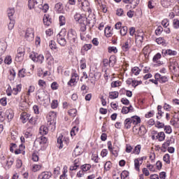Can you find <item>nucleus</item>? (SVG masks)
<instances>
[{
    "label": "nucleus",
    "instance_id": "1",
    "mask_svg": "<svg viewBox=\"0 0 179 179\" xmlns=\"http://www.w3.org/2000/svg\"><path fill=\"white\" fill-rule=\"evenodd\" d=\"M67 40L72 48L78 47V33L73 29H71L67 32Z\"/></svg>",
    "mask_w": 179,
    "mask_h": 179
},
{
    "label": "nucleus",
    "instance_id": "2",
    "mask_svg": "<svg viewBox=\"0 0 179 179\" xmlns=\"http://www.w3.org/2000/svg\"><path fill=\"white\" fill-rule=\"evenodd\" d=\"M66 36V30L62 29L57 36V43L62 47H65L66 45V39L65 38Z\"/></svg>",
    "mask_w": 179,
    "mask_h": 179
},
{
    "label": "nucleus",
    "instance_id": "3",
    "mask_svg": "<svg viewBox=\"0 0 179 179\" xmlns=\"http://www.w3.org/2000/svg\"><path fill=\"white\" fill-rule=\"evenodd\" d=\"M44 0H29L28 8L30 10L31 9H37V8H42Z\"/></svg>",
    "mask_w": 179,
    "mask_h": 179
},
{
    "label": "nucleus",
    "instance_id": "4",
    "mask_svg": "<svg viewBox=\"0 0 179 179\" xmlns=\"http://www.w3.org/2000/svg\"><path fill=\"white\" fill-rule=\"evenodd\" d=\"M29 58H31L34 62H38V64H42L44 61V55H38V53L34 52L31 53Z\"/></svg>",
    "mask_w": 179,
    "mask_h": 179
},
{
    "label": "nucleus",
    "instance_id": "5",
    "mask_svg": "<svg viewBox=\"0 0 179 179\" xmlns=\"http://www.w3.org/2000/svg\"><path fill=\"white\" fill-rule=\"evenodd\" d=\"M94 24H96V15L90 14L87 17V26H89L90 29H93Z\"/></svg>",
    "mask_w": 179,
    "mask_h": 179
},
{
    "label": "nucleus",
    "instance_id": "6",
    "mask_svg": "<svg viewBox=\"0 0 179 179\" xmlns=\"http://www.w3.org/2000/svg\"><path fill=\"white\" fill-rule=\"evenodd\" d=\"M25 38L27 41H33L34 40V29L28 28L25 32Z\"/></svg>",
    "mask_w": 179,
    "mask_h": 179
},
{
    "label": "nucleus",
    "instance_id": "7",
    "mask_svg": "<svg viewBox=\"0 0 179 179\" xmlns=\"http://www.w3.org/2000/svg\"><path fill=\"white\" fill-rule=\"evenodd\" d=\"M155 78L157 79L159 83H166V82H169L167 76H161L159 73H155Z\"/></svg>",
    "mask_w": 179,
    "mask_h": 179
},
{
    "label": "nucleus",
    "instance_id": "8",
    "mask_svg": "<svg viewBox=\"0 0 179 179\" xmlns=\"http://www.w3.org/2000/svg\"><path fill=\"white\" fill-rule=\"evenodd\" d=\"M5 117L7 118L8 122H10L13 117H15V113H13V110L9 108L7 109L5 112Z\"/></svg>",
    "mask_w": 179,
    "mask_h": 179
},
{
    "label": "nucleus",
    "instance_id": "9",
    "mask_svg": "<svg viewBox=\"0 0 179 179\" xmlns=\"http://www.w3.org/2000/svg\"><path fill=\"white\" fill-rule=\"evenodd\" d=\"M20 120H22V124H26V122L30 120V114L26 112L22 113Z\"/></svg>",
    "mask_w": 179,
    "mask_h": 179
},
{
    "label": "nucleus",
    "instance_id": "10",
    "mask_svg": "<svg viewBox=\"0 0 179 179\" xmlns=\"http://www.w3.org/2000/svg\"><path fill=\"white\" fill-rule=\"evenodd\" d=\"M36 96L38 100H40L41 101H43L46 96L45 92L44 91V90H39L36 92Z\"/></svg>",
    "mask_w": 179,
    "mask_h": 179
},
{
    "label": "nucleus",
    "instance_id": "11",
    "mask_svg": "<svg viewBox=\"0 0 179 179\" xmlns=\"http://www.w3.org/2000/svg\"><path fill=\"white\" fill-rule=\"evenodd\" d=\"M24 49L19 48L17 50V54L15 59H18V61H20V59H22V57H24Z\"/></svg>",
    "mask_w": 179,
    "mask_h": 179
},
{
    "label": "nucleus",
    "instance_id": "12",
    "mask_svg": "<svg viewBox=\"0 0 179 179\" xmlns=\"http://www.w3.org/2000/svg\"><path fill=\"white\" fill-rule=\"evenodd\" d=\"M177 67H178V62L176 59H172L170 61L169 63V69H173V71H176L177 69Z\"/></svg>",
    "mask_w": 179,
    "mask_h": 179
},
{
    "label": "nucleus",
    "instance_id": "13",
    "mask_svg": "<svg viewBox=\"0 0 179 179\" xmlns=\"http://www.w3.org/2000/svg\"><path fill=\"white\" fill-rule=\"evenodd\" d=\"M7 15L9 20L15 19V17H13V15H15V8H8Z\"/></svg>",
    "mask_w": 179,
    "mask_h": 179
},
{
    "label": "nucleus",
    "instance_id": "14",
    "mask_svg": "<svg viewBox=\"0 0 179 179\" xmlns=\"http://www.w3.org/2000/svg\"><path fill=\"white\" fill-rule=\"evenodd\" d=\"M55 9L57 11V13H62V10H64V5H62V3L59 2L55 4Z\"/></svg>",
    "mask_w": 179,
    "mask_h": 179
},
{
    "label": "nucleus",
    "instance_id": "15",
    "mask_svg": "<svg viewBox=\"0 0 179 179\" xmlns=\"http://www.w3.org/2000/svg\"><path fill=\"white\" fill-rule=\"evenodd\" d=\"M131 123L134 124V125H138V124H141V117L138 116H132L130 117Z\"/></svg>",
    "mask_w": 179,
    "mask_h": 179
},
{
    "label": "nucleus",
    "instance_id": "16",
    "mask_svg": "<svg viewBox=\"0 0 179 179\" xmlns=\"http://www.w3.org/2000/svg\"><path fill=\"white\" fill-rule=\"evenodd\" d=\"M43 24L45 26H50L51 24V18H50V15L45 14L43 16Z\"/></svg>",
    "mask_w": 179,
    "mask_h": 179
},
{
    "label": "nucleus",
    "instance_id": "17",
    "mask_svg": "<svg viewBox=\"0 0 179 179\" xmlns=\"http://www.w3.org/2000/svg\"><path fill=\"white\" fill-rule=\"evenodd\" d=\"M39 134L42 136L47 135L48 134V127L42 125L39 129Z\"/></svg>",
    "mask_w": 179,
    "mask_h": 179
},
{
    "label": "nucleus",
    "instance_id": "18",
    "mask_svg": "<svg viewBox=\"0 0 179 179\" xmlns=\"http://www.w3.org/2000/svg\"><path fill=\"white\" fill-rule=\"evenodd\" d=\"M124 125L125 129H131L132 125V122L130 118H127L124 122Z\"/></svg>",
    "mask_w": 179,
    "mask_h": 179
},
{
    "label": "nucleus",
    "instance_id": "19",
    "mask_svg": "<svg viewBox=\"0 0 179 179\" xmlns=\"http://www.w3.org/2000/svg\"><path fill=\"white\" fill-rule=\"evenodd\" d=\"M156 138L157 139H158L159 142H163V141L166 139V134H164V131H161L157 134V135L156 136Z\"/></svg>",
    "mask_w": 179,
    "mask_h": 179
},
{
    "label": "nucleus",
    "instance_id": "20",
    "mask_svg": "<svg viewBox=\"0 0 179 179\" xmlns=\"http://www.w3.org/2000/svg\"><path fill=\"white\" fill-rule=\"evenodd\" d=\"M76 78H78V73H72L71 78L68 82L67 85L69 86H71V83H75V82H76Z\"/></svg>",
    "mask_w": 179,
    "mask_h": 179
},
{
    "label": "nucleus",
    "instance_id": "21",
    "mask_svg": "<svg viewBox=\"0 0 179 179\" xmlns=\"http://www.w3.org/2000/svg\"><path fill=\"white\" fill-rule=\"evenodd\" d=\"M15 78H16V71L15 69H12L10 70V76H8L9 80H15Z\"/></svg>",
    "mask_w": 179,
    "mask_h": 179
},
{
    "label": "nucleus",
    "instance_id": "22",
    "mask_svg": "<svg viewBox=\"0 0 179 179\" xmlns=\"http://www.w3.org/2000/svg\"><path fill=\"white\" fill-rule=\"evenodd\" d=\"M117 63V57L115 55H112L109 58V65L114 66L115 64Z\"/></svg>",
    "mask_w": 179,
    "mask_h": 179
},
{
    "label": "nucleus",
    "instance_id": "23",
    "mask_svg": "<svg viewBox=\"0 0 179 179\" xmlns=\"http://www.w3.org/2000/svg\"><path fill=\"white\" fill-rule=\"evenodd\" d=\"M46 57L47 64L48 65H52L54 64V58H52V56H51V54L48 53Z\"/></svg>",
    "mask_w": 179,
    "mask_h": 179
},
{
    "label": "nucleus",
    "instance_id": "24",
    "mask_svg": "<svg viewBox=\"0 0 179 179\" xmlns=\"http://www.w3.org/2000/svg\"><path fill=\"white\" fill-rule=\"evenodd\" d=\"M62 139H64V136H60L57 138V146L59 149H62L64 148Z\"/></svg>",
    "mask_w": 179,
    "mask_h": 179
},
{
    "label": "nucleus",
    "instance_id": "25",
    "mask_svg": "<svg viewBox=\"0 0 179 179\" xmlns=\"http://www.w3.org/2000/svg\"><path fill=\"white\" fill-rule=\"evenodd\" d=\"M146 132V127H145V126L142 125L138 127V135H145Z\"/></svg>",
    "mask_w": 179,
    "mask_h": 179
},
{
    "label": "nucleus",
    "instance_id": "26",
    "mask_svg": "<svg viewBox=\"0 0 179 179\" xmlns=\"http://www.w3.org/2000/svg\"><path fill=\"white\" fill-rule=\"evenodd\" d=\"M42 175V178L43 179H49V178H51L52 176V173H51V172H48V171H46V172H42L41 173Z\"/></svg>",
    "mask_w": 179,
    "mask_h": 179
},
{
    "label": "nucleus",
    "instance_id": "27",
    "mask_svg": "<svg viewBox=\"0 0 179 179\" xmlns=\"http://www.w3.org/2000/svg\"><path fill=\"white\" fill-rule=\"evenodd\" d=\"M171 142V140H167L166 142H164L163 144H162V152H166V150H167V148H169V146H170V143ZM163 149H164V150H163Z\"/></svg>",
    "mask_w": 179,
    "mask_h": 179
},
{
    "label": "nucleus",
    "instance_id": "28",
    "mask_svg": "<svg viewBox=\"0 0 179 179\" xmlns=\"http://www.w3.org/2000/svg\"><path fill=\"white\" fill-rule=\"evenodd\" d=\"M118 92H109V98L112 100H114V99H118Z\"/></svg>",
    "mask_w": 179,
    "mask_h": 179
},
{
    "label": "nucleus",
    "instance_id": "29",
    "mask_svg": "<svg viewBox=\"0 0 179 179\" xmlns=\"http://www.w3.org/2000/svg\"><path fill=\"white\" fill-rule=\"evenodd\" d=\"M123 51L127 52V51H129V48H131V45H129V42L126 41L124 44L122 46Z\"/></svg>",
    "mask_w": 179,
    "mask_h": 179
},
{
    "label": "nucleus",
    "instance_id": "30",
    "mask_svg": "<svg viewBox=\"0 0 179 179\" xmlns=\"http://www.w3.org/2000/svg\"><path fill=\"white\" fill-rule=\"evenodd\" d=\"M22 90V85H17L16 87L13 89V94L16 95Z\"/></svg>",
    "mask_w": 179,
    "mask_h": 179
},
{
    "label": "nucleus",
    "instance_id": "31",
    "mask_svg": "<svg viewBox=\"0 0 179 179\" xmlns=\"http://www.w3.org/2000/svg\"><path fill=\"white\" fill-rule=\"evenodd\" d=\"M110 29H111V27L108 26L105 28L104 33L106 37H111L113 36V34L110 31Z\"/></svg>",
    "mask_w": 179,
    "mask_h": 179
},
{
    "label": "nucleus",
    "instance_id": "32",
    "mask_svg": "<svg viewBox=\"0 0 179 179\" xmlns=\"http://www.w3.org/2000/svg\"><path fill=\"white\" fill-rule=\"evenodd\" d=\"M131 72L132 73H134V75H135L136 76H138V75L141 73V69H139V67L138 66H135L131 69Z\"/></svg>",
    "mask_w": 179,
    "mask_h": 179
},
{
    "label": "nucleus",
    "instance_id": "33",
    "mask_svg": "<svg viewBox=\"0 0 179 179\" xmlns=\"http://www.w3.org/2000/svg\"><path fill=\"white\" fill-rule=\"evenodd\" d=\"M36 9H42L44 13H47V11L48 9H50V6H48L47 3H45L43 6H42V7H36Z\"/></svg>",
    "mask_w": 179,
    "mask_h": 179
},
{
    "label": "nucleus",
    "instance_id": "34",
    "mask_svg": "<svg viewBox=\"0 0 179 179\" xmlns=\"http://www.w3.org/2000/svg\"><path fill=\"white\" fill-rule=\"evenodd\" d=\"M78 131H79V127L74 126L71 131V136H75V135H76V134H78Z\"/></svg>",
    "mask_w": 179,
    "mask_h": 179
},
{
    "label": "nucleus",
    "instance_id": "35",
    "mask_svg": "<svg viewBox=\"0 0 179 179\" xmlns=\"http://www.w3.org/2000/svg\"><path fill=\"white\" fill-rule=\"evenodd\" d=\"M77 113H78V110L75 108L70 109L68 111V114L70 115V117H76Z\"/></svg>",
    "mask_w": 179,
    "mask_h": 179
},
{
    "label": "nucleus",
    "instance_id": "36",
    "mask_svg": "<svg viewBox=\"0 0 179 179\" xmlns=\"http://www.w3.org/2000/svg\"><path fill=\"white\" fill-rule=\"evenodd\" d=\"M73 152H74L76 156H80V155H82V149L79 148V145H76Z\"/></svg>",
    "mask_w": 179,
    "mask_h": 179
},
{
    "label": "nucleus",
    "instance_id": "37",
    "mask_svg": "<svg viewBox=\"0 0 179 179\" xmlns=\"http://www.w3.org/2000/svg\"><path fill=\"white\" fill-rule=\"evenodd\" d=\"M120 177H121L122 179L128 178V177H129V172L127 171H123L120 173Z\"/></svg>",
    "mask_w": 179,
    "mask_h": 179
},
{
    "label": "nucleus",
    "instance_id": "38",
    "mask_svg": "<svg viewBox=\"0 0 179 179\" xmlns=\"http://www.w3.org/2000/svg\"><path fill=\"white\" fill-rule=\"evenodd\" d=\"M59 20L60 26H64L66 23V20H65V16L64 15H60L59 17Z\"/></svg>",
    "mask_w": 179,
    "mask_h": 179
},
{
    "label": "nucleus",
    "instance_id": "39",
    "mask_svg": "<svg viewBox=\"0 0 179 179\" xmlns=\"http://www.w3.org/2000/svg\"><path fill=\"white\" fill-rule=\"evenodd\" d=\"M156 43H157V44L164 45V44H166V40H164V38L163 37H159L156 38Z\"/></svg>",
    "mask_w": 179,
    "mask_h": 179
},
{
    "label": "nucleus",
    "instance_id": "40",
    "mask_svg": "<svg viewBox=\"0 0 179 179\" xmlns=\"http://www.w3.org/2000/svg\"><path fill=\"white\" fill-rule=\"evenodd\" d=\"M128 33V27H122V28L120 29V34L121 36H127V34Z\"/></svg>",
    "mask_w": 179,
    "mask_h": 179
},
{
    "label": "nucleus",
    "instance_id": "41",
    "mask_svg": "<svg viewBox=\"0 0 179 179\" xmlns=\"http://www.w3.org/2000/svg\"><path fill=\"white\" fill-rule=\"evenodd\" d=\"M163 27L162 26H158L155 30V34L156 36H160L162 33H163Z\"/></svg>",
    "mask_w": 179,
    "mask_h": 179
},
{
    "label": "nucleus",
    "instance_id": "42",
    "mask_svg": "<svg viewBox=\"0 0 179 179\" xmlns=\"http://www.w3.org/2000/svg\"><path fill=\"white\" fill-rule=\"evenodd\" d=\"M141 145H137L134 148L133 150V153H134V155H139V153H141Z\"/></svg>",
    "mask_w": 179,
    "mask_h": 179
},
{
    "label": "nucleus",
    "instance_id": "43",
    "mask_svg": "<svg viewBox=\"0 0 179 179\" xmlns=\"http://www.w3.org/2000/svg\"><path fill=\"white\" fill-rule=\"evenodd\" d=\"M163 160L166 163V164H170V155L169 154H165L163 157Z\"/></svg>",
    "mask_w": 179,
    "mask_h": 179
},
{
    "label": "nucleus",
    "instance_id": "44",
    "mask_svg": "<svg viewBox=\"0 0 179 179\" xmlns=\"http://www.w3.org/2000/svg\"><path fill=\"white\" fill-rule=\"evenodd\" d=\"M50 50H57V43L54 41H50L49 43Z\"/></svg>",
    "mask_w": 179,
    "mask_h": 179
},
{
    "label": "nucleus",
    "instance_id": "45",
    "mask_svg": "<svg viewBox=\"0 0 179 179\" xmlns=\"http://www.w3.org/2000/svg\"><path fill=\"white\" fill-rule=\"evenodd\" d=\"M92 47H93L92 44H85L81 50L82 51H89V50L92 49Z\"/></svg>",
    "mask_w": 179,
    "mask_h": 179
},
{
    "label": "nucleus",
    "instance_id": "46",
    "mask_svg": "<svg viewBox=\"0 0 179 179\" xmlns=\"http://www.w3.org/2000/svg\"><path fill=\"white\" fill-rule=\"evenodd\" d=\"M108 52L110 53L114 52V54H117L118 52V49H117V48L114 46L108 47Z\"/></svg>",
    "mask_w": 179,
    "mask_h": 179
},
{
    "label": "nucleus",
    "instance_id": "47",
    "mask_svg": "<svg viewBox=\"0 0 179 179\" xmlns=\"http://www.w3.org/2000/svg\"><path fill=\"white\" fill-rule=\"evenodd\" d=\"M15 19L10 20V22L8 24V29L13 30V27H15Z\"/></svg>",
    "mask_w": 179,
    "mask_h": 179
},
{
    "label": "nucleus",
    "instance_id": "48",
    "mask_svg": "<svg viewBox=\"0 0 179 179\" xmlns=\"http://www.w3.org/2000/svg\"><path fill=\"white\" fill-rule=\"evenodd\" d=\"M80 69H86V59L83 58L80 61Z\"/></svg>",
    "mask_w": 179,
    "mask_h": 179
},
{
    "label": "nucleus",
    "instance_id": "49",
    "mask_svg": "<svg viewBox=\"0 0 179 179\" xmlns=\"http://www.w3.org/2000/svg\"><path fill=\"white\" fill-rule=\"evenodd\" d=\"M4 63L6 64L7 65H10L12 64V57L10 56L6 57L4 59Z\"/></svg>",
    "mask_w": 179,
    "mask_h": 179
},
{
    "label": "nucleus",
    "instance_id": "50",
    "mask_svg": "<svg viewBox=\"0 0 179 179\" xmlns=\"http://www.w3.org/2000/svg\"><path fill=\"white\" fill-rule=\"evenodd\" d=\"M6 51V43L0 45V54H3Z\"/></svg>",
    "mask_w": 179,
    "mask_h": 179
},
{
    "label": "nucleus",
    "instance_id": "51",
    "mask_svg": "<svg viewBox=\"0 0 179 179\" xmlns=\"http://www.w3.org/2000/svg\"><path fill=\"white\" fill-rule=\"evenodd\" d=\"M134 167L136 170V171H139L140 170V167H141V164H139V159H135L134 160Z\"/></svg>",
    "mask_w": 179,
    "mask_h": 179
},
{
    "label": "nucleus",
    "instance_id": "52",
    "mask_svg": "<svg viewBox=\"0 0 179 179\" xmlns=\"http://www.w3.org/2000/svg\"><path fill=\"white\" fill-rule=\"evenodd\" d=\"M160 58H162V54L160 53H157L152 58V61L153 62H157V61H159V59H160Z\"/></svg>",
    "mask_w": 179,
    "mask_h": 179
},
{
    "label": "nucleus",
    "instance_id": "53",
    "mask_svg": "<svg viewBox=\"0 0 179 179\" xmlns=\"http://www.w3.org/2000/svg\"><path fill=\"white\" fill-rule=\"evenodd\" d=\"M24 75H26V69H22L18 71L19 78H24Z\"/></svg>",
    "mask_w": 179,
    "mask_h": 179
},
{
    "label": "nucleus",
    "instance_id": "54",
    "mask_svg": "<svg viewBox=\"0 0 179 179\" xmlns=\"http://www.w3.org/2000/svg\"><path fill=\"white\" fill-rule=\"evenodd\" d=\"M92 166L90 164H85L81 166L83 171H87L90 170Z\"/></svg>",
    "mask_w": 179,
    "mask_h": 179
},
{
    "label": "nucleus",
    "instance_id": "55",
    "mask_svg": "<svg viewBox=\"0 0 179 179\" xmlns=\"http://www.w3.org/2000/svg\"><path fill=\"white\" fill-rule=\"evenodd\" d=\"M162 24L164 27H167L170 24V21L169 19H164L162 21Z\"/></svg>",
    "mask_w": 179,
    "mask_h": 179
},
{
    "label": "nucleus",
    "instance_id": "56",
    "mask_svg": "<svg viewBox=\"0 0 179 179\" xmlns=\"http://www.w3.org/2000/svg\"><path fill=\"white\" fill-rule=\"evenodd\" d=\"M173 26L174 29H179V20L178 19H174L173 20Z\"/></svg>",
    "mask_w": 179,
    "mask_h": 179
},
{
    "label": "nucleus",
    "instance_id": "57",
    "mask_svg": "<svg viewBox=\"0 0 179 179\" xmlns=\"http://www.w3.org/2000/svg\"><path fill=\"white\" fill-rule=\"evenodd\" d=\"M164 131L166 134H171L173 132V129H171V126H164Z\"/></svg>",
    "mask_w": 179,
    "mask_h": 179
},
{
    "label": "nucleus",
    "instance_id": "58",
    "mask_svg": "<svg viewBox=\"0 0 179 179\" xmlns=\"http://www.w3.org/2000/svg\"><path fill=\"white\" fill-rule=\"evenodd\" d=\"M15 163V159L12 158L10 161H6V166L8 169H10L12 167V165Z\"/></svg>",
    "mask_w": 179,
    "mask_h": 179
},
{
    "label": "nucleus",
    "instance_id": "59",
    "mask_svg": "<svg viewBox=\"0 0 179 179\" xmlns=\"http://www.w3.org/2000/svg\"><path fill=\"white\" fill-rule=\"evenodd\" d=\"M38 85L42 88L43 90H44V89H45V81L43 80H39Z\"/></svg>",
    "mask_w": 179,
    "mask_h": 179
},
{
    "label": "nucleus",
    "instance_id": "60",
    "mask_svg": "<svg viewBox=\"0 0 179 179\" xmlns=\"http://www.w3.org/2000/svg\"><path fill=\"white\" fill-rule=\"evenodd\" d=\"M41 141H40V144L41 145H45V143H47V137L44 136H41L40 137Z\"/></svg>",
    "mask_w": 179,
    "mask_h": 179
},
{
    "label": "nucleus",
    "instance_id": "61",
    "mask_svg": "<svg viewBox=\"0 0 179 179\" xmlns=\"http://www.w3.org/2000/svg\"><path fill=\"white\" fill-rule=\"evenodd\" d=\"M87 17L83 16V17H81L80 20L78 22L80 23V24L83 25V24H85V22H87Z\"/></svg>",
    "mask_w": 179,
    "mask_h": 179
},
{
    "label": "nucleus",
    "instance_id": "62",
    "mask_svg": "<svg viewBox=\"0 0 179 179\" xmlns=\"http://www.w3.org/2000/svg\"><path fill=\"white\" fill-rule=\"evenodd\" d=\"M155 127L159 129L162 128H164V123L157 121Z\"/></svg>",
    "mask_w": 179,
    "mask_h": 179
},
{
    "label": "nucleus",
    "instance_id": "63",
    "mask_svg": "<svg viewBox=\"0 0 179 179\" xmlns=\"http://www.w3.org/2000/svg\"><path fill=\"white\" fill-rule=\"evenodd\" d=\"M116 15L117 16H123L124 15V10L122 8H118L116 10Z\"/></svg>",
    "mask_w": 179,
    "mask_h": 179
},
{
    "label": "nucleus",
    "instance_id": "64",
    "mask_svg": "<svg viewBox=\"0 0 179 179\" xmlns=\"http://www.w3.org/2000/svg\"><path fill=\"white\" fill-rule=\"evenodd\" d=\"M32 160L33 162H38V155L36 152H33Z\"/></svg>",
    "mask_w": 179,
    "mask_h": 179
}]
</instances>
